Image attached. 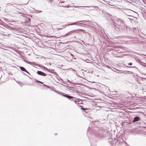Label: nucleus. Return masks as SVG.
I'll list each match as a JSON object with an SVG mask.
<instances>
[{
	"label": "nucleus",
	"mask_w": 146,
	"mask_h": 146,
	"mask_svg": "<svg viewBox=\"0 0 146 146\" xmlns=\"http://www.w3.org/2000/svg\"><path fill=\"white\" fill-rule=\"evenodd\" d=\"M71 25H72V24H71V23L69 24H67V25H65L63 26H62V28H65L66 27V26H67H67H69ZM60 29H62V28H60Z\"/></svg>",
	"instance_id": "nucleus-9"
},
{
	"label": "nucleus",
	"mask_w": 146,
	"mask_h": 146,
	"mask_svg": "<svg viewBox=\"0 0 146 146\" xmlns=\"http://www.w3.org/2000/svg\"><path fill=\"white\" fill-rule=\"evenodd\" d=\"M43 84L44 85V86H46L48 87V86H46L45 85V84Z\"/></svg>",
	"instance_id": "nucleus-18"
},
{
	"label": "nucleus",
	"mask_w": 146,
	"mask_h": 146,
	"mask_svg": "<svg viewBox=\"0 0 146 146\" xmlns=\"http://www.w3.org/2000/svg\"><path fill=\"white\" fill-rule=\"evenodd\" d=\"M19 68H20V69L21 70L27 73L28 74H30L27 71V70L25 69L23 67H20L19 66Z\"/></svg>",
	"instance_id": "nucleus-5"
},
{
	"label": "nucleus",
	"mask_w": 146,
	"mask_h": 146,
	"mask_svg": "<svg viewBox=\"0 0 146 146\" xmlns=\"http://www.w3.org/2000/svg\"><path fill=\"white\" fill-rule=\"evenodd\" d=\"M56 92H57V93H58V94L59 93V92H57V91H56Z\"/></svg>",
	"instance_id": "nucleus-20"
},
{
	"label": "nucleus",
	"mask_w": 146,
	"mask_h": 146,
	"mask_svg": "<svg viewBox=\"0 0 146 146\" xmlns=\"http://www.w3.org/2000/svg\"><path fill=\"white\" fill-rule=\"evenodd\" d=\"M127 67H129V68H132L133 67H129V66H127Z\"/></svg>",
	"instance_id": "nucleus-17"
},
{
	"label": "nucleus",
	"mask_w": 146,
	"mask_h": 146,
	"mask_svg": "<svg viewBox=\"0 0 146 146\" xmlns=\"http://www.w3.org/2000/svg\"><path fill=\"white\" fill-rule=\"evenodd\" d=\"M83 21H78L74 23H71V24H72V25H80L81 24V23H78V24H76V23H81V22H83Z\"/></svg>",
	"instance_id": "nucleus-6"
},
{
	"label": "nucleus",
	"mask_w": 146,
	"mask_h": 146,
	"mask_svg": "<svg viewBox=\"0 0 146 146\" xmlns=\"http://www.w3.org/2000/svg\"><path fill=\"white\" fill-rule=\"evenodd\" d=\"M62 96L64 97H65L69 99H70L73 98V97L72 96H70L68 95L65 94V95H62Z\"/></svg>",
	"instance_id": "nucleus-7"
},
{
	"label": "nucleus",
	"mask_w": 146,
	"mask_h": 146,
	"mask_svg": "<svg viewBox=\"0 0 146 146\" xmlns=\"http://www.w3.org/2000/svg\"><path fill=\"white\" fill-rule=\"evenodd\" d=\"M77 31V30H73V31H70V32H68V33H67L64 36H67L68 35H70L72 33H73V32H75Z\"/></svg>",
	"instance_id": "nucleus-8"
},
{
	"label": "nucleus",
	"mask_w": 146,
	"mask_h": 146,
	"mask_svg": "<svg viewBox=\"0 0 146 146\" xmlns=\"http://www.w3.org/2000/svg\"><path fill=\"white\" fill-rule=\"evenodd\" d=\"M140 120V118L138 116H137L135 117L133 119V122H135L136 121H138Z\"/></svg>",
	"instance_id": "nucleus-4"
},
{
	"label": "nucleus",
	"mask_w": 146,
	"mask_h": 146,
	"mask_svg": "<svg viewBox=\"0 0 146 146\" xmlns=\"http://www.w3.org/2000/svg\"><path fill=\"white\" fill-rule=\"evenodd\" d=\"M81 109L82 110H85V108H82H82H81Z\"/></svg>",
	"instance_id": "nucleus-15"
},
{
	"label": "nucleus",
	"mask_w": 146,
	"mask_h": 146,
	"mask_svg": "<svg viewBox=\"0 0 146 146\" xmlns=\"http://www.w3.org/2000/svg\"><path fill=\"white\" fill-rule=\"evenodd\" d=\"M37 74L40 75H41L42 76H46V74L41 71H38L37 72Z\"/></svg>",
	"instance_id": "nucleus-3"
},
{
	"label": "nucleus",
	"mask_w": 146,
	"mask_h": 146,
	"mask_svg": "<svg viewBox=\"0 0 146 146\" xmlns=\"http://www.w3.org/2000/svg\"><path fill=\"white\" fill-rule=\"evenodd\" d=\"M74 101L75 102H76V101L75 100Z\"/></svg>",
	"instance_id": "nucleus-22"
},
{
	"label": "nucleus",
	"mask_w": 146,
	"mask_h": 146,
	"mask_svg": "<svg viewBox=\"0 0 146 146\" xmlns=\"http://www.w3.org/2000/svg\"><path fill=\"white\" fill-rule=\"evenodd\" d=\"M55 135H56L57 134H56V133H55Z\"/></svg>",
	"instance_id": "nucleus-21"
},
{
	"label": "nucleus",
	"mask_w": 146,
	"mask_h": 146,
	"mask_svg": "<svg viewBox=\"0 0 146 146\" xmlns=\"http://www.w3.org/2000/svg\"><path fill=\"white\" fill-rule=\"evenodd\" d=\"M36 81L38 82V81H38V80H36Z\"/></svg>",
	"instance_id": "nucleus-19"
},
{
	"label": "nucleus",
	"mask_w": 146,
	"mask_h": 146,
	"mask_svg": "<svg viewBox=\"0 0 146 146\" xmlns=\"http://www.w3.org/2000/svg\"><path fill=\"white\" fill-rule=\"evenodd\" d=\"M61 6L62 7H69V6L68 4H64L63 5H61Z\"/></svg>",
	"instance_id": "nucleus-10"
},
{
	"label": "nucleus",
	"mask_w": 146,
	"mask_h": 146,
	"mask_svg": "<svg viewBox=\"0 0 146 146\" xmlns=\"http://www.w3.org/2000/svg\"><path fill=\"white\" fill-rule=\"evenodd\" d=\"M38 82H39L40 83H41V84H43L42 82H40V81H38Z\"/></svg>",
	"instance_id": "nucleus-16"
},
{
	"label": "nucleus",
	"mask_w": 146,
	"mask_h": 146,
	"mask_svg": "<svg viewBox=\"0 0 146 146\" xmlns=\"http://www.w3.org/2000/svg\"><path fill=\"white\" fill-rule=\"evenodd\" d=\"M118 23L119 25V29H121L122 31H124L125 29H126L127 26L125 25L124 21L120 19L118 20Z\"/></svg>",
	"instance_id": "nucleus-2"
},
{
	"label": "nucleus",
	"mask_w": 146,
	"mask_h": 146,
	"mask_svg": "<svg viewBox=\"0 0 146 146\" xmlns=\"http://www.w3.org/2000/svg\"><path fill=\"white\" fill-rule=\"evenodd\" d=\"M68 82H69V80H68Z\"/></svg>",
	"instance_id": "nucleus-23"
},
{
	"label": "nucleus",
	"mask_w": 146,
	"mask_h": 146,
	"mask_svg": "<svg viewBox=\"0 0 146 146\" xmlns=\"http://www.w3.org/2000/svg\"><path fill=\"white\" fill-rule=\"evenodd\" d=\"M128 65L131 66L132 65V63H129L127 64Z\"/></svg>",
	"instance_id": "nucleus-14"
},
{
	"label": "nucleus",
	"mask_w": 146,
	"mask_h": 146,
	"mask_svg": "<svg viewBox=\"0 0 146 146\" xmlns=\"http://www.w3.org/2000/svg\"><path fill=\"white\" fill-rule=\"evenodd\" d=\"M105 133V131L104 129L100 128L95 131L94 135L96 137L101 138L103 137Z\"/></svg>",
	"instance_id": "nucleus-1"
},
{
	"label": "nucleus",
	"mask_w": 146,
	"mask_h": 146,
	"mask_svg": "<svg viewBox=\"0 0 146 146\" xmlns=\"http://www.w3.org/2000/svg\"><path fill=\"white\" fill-rule=\"evenodd\" d=\"M65 2L64 0H60L59 3H62Z\"/></svg>",
	"instance_id": "nucleus-12"
},
{
	"label": "nucleus",
	"mask_w": 146,
	"mask_h": 146,
	"mask_svg": "<svg viewBox=\"0 0 146 146\" xmlns=\"http://www.w3.org/2000/svg\"><path fill=\"white\" fill-rule=\"evenodd\" d=\"M117 141H118L119 142H122L123 141V140L122 139H119L118 138Z\"/></svg>",
	"instance_id": "nucleus-11"
},
{
	"label": "nucleus",
	"mask_w": 146,
	"mask_h": 146,
	"mask_svg": "<svg viewBox=\"0 0 146 146\" xmlns=\"http://www.w3.org/2000/svg\"><path fill=\"white\" fill-rule=\"evenodd\" d=\"M91 6L93 7H94V9H93V10H95V9H96V8H96V7L98 8V7H97V6H95V7L94 6Z\"/></svg>",
	"instance_id": "nucleus-13"
}]
</instances>
